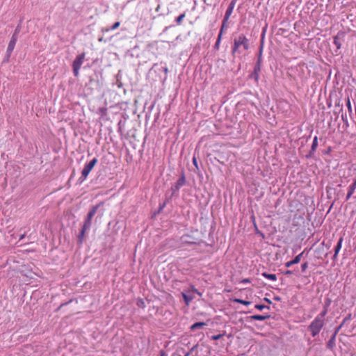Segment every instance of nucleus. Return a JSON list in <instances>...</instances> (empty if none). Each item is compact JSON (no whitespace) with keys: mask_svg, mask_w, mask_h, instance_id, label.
<instances>
[{"mask_svg":"<svg viewBox=\"0 0 356 356\" xmlns=\"http://www.w3.org/2000/svg\"><path fill=\"white\" fill-rule=\"evenodd\" d=\"M241 48H243V50H248L249 49V40L243 34H241L237 38H234V45L232 49V54H235L236 53L241 54L242 52Z\"/></svg>","mask_w":356,"mask_h":356,"instance_id":"f257e3e1","label":"nucleus"},{"mask_svg":"<svg viewBox=\"0 0 356 356\" xmlns=\"http://www.w3.org/2000/svg\"><path fill=\"white\" fill-rule=\"evenodd\" d=\"M325 321L315 318L313 321L310 323L308 327V330L310 331L311 334L313 337H316L319 334L323 327L324 326Z\"/></svg>","mask_w":356,"mask_h":356,"instance_id":"f03ea898","label":"nucleus"},{"mask_svg":"<svg viewBox=\"0 0 356 356\" xmlns=\"http://www.w3.org/2000/svg\"><path fill=\"white\" fill-rule=\"evenodd\" d=\"M98 160L97 158L92 159L88 163H87L81 172V179H82V181H84L88 177V175L91 172V170L93 169L95 165L97 163Z\"/></svg>","mask_w":356,"mask_h":356,"instance_id":"7ed1b4c3","label":"nucleus"},{"mask_svg":"<svg viewBox=\"0 0 356 356\" xmlns=\"http://www.w3.org/2000/svg\"><path fill=\"white\" fill-rule=\"evenodd\" d=\"M99 206V204L95 205V206L92 207V208L90 210V211L88 212V213L87 215L86 219L84 222V224H83L84 226L88 227L89 228L91 227L92 219L93 216L95 215V213H97Z\"/></svg>","mask_w":356,"mask_h":356,"instance_id":"20e7f679","label":"nucleus"},{"mask_svg":"<svg viewBox=\"0 0 356 356\" xmlns=\"http://www.w3.org/2000/svg\"><path fill=\"white\" fill-rule=\"evenodd\" d=\"M17 42V30H15V33L13 35L10 42L8 44V48H7V52L10 54L12 51H13L15 44Z\"/></svg>","mask_w":356,"mask_h":356,"instance_id":"39448f33","label":"nucleus"},{"mask_svg":"<svg viewBox=\"0 0 356 356\" xmlns=\"http://www.w3.org/2000/svg\"><path fill=\"white\" fill-rule=\"evenodd\" d=\"M236 1V0H232V2L230 3L229 7L227 8L225 15V17H224V24H225L227 22L229 17L231 16V15L233 12L234 8L235 6Z\"/></svg>","mask_w":356,"mask_h":356,"instance_id":"423d86ee","label":"nucleus"},{"mask_svg":"<svg viewBox=\"0 0 356 356\" xmlns=\"http://www.w3.org/2000/svg\"><path fill=\"white\" fill-rule=\"evenodd\" d=\"M85 58V53L78 55L73 61L72 67L81 68Z\"/></svg>","mask_w":356,"mask_h":356,"instance_id":"0eeeda50","label":"nucleus"},{"mask_svg":"<svg viewBox=\"0 0 356 356\" xmlns=\"http://www.w3.org/2000/svg\"><path fill=\"white\" fill-rule=\"evenodd\" d=\"M343 238L341 237L337 243V245H336L335 248H334V254L333 255V259H336L338 257V254L341 248V245H342V242H343Z\"/></svg>","mask_w":356,"mask_h":356,"instance_id":"6e6552de","label":"nucleus"},{"mask_svg":"<svg viewBox=\"0 0 356 356\" xmlns=\"http://www.w3.org/2000/svg\"><path fill=\"white\" fill-rule=\"evenodd\" d=\"M356 189V179L353 181V183L349 186L348 191L346 195V200H349L350 197L354 193Z\"/></svg>","mask_w":356,"mask_h":356,"instance_id":"1a4fd4ad","label":"nucleus"},{"mask_svg":"<svg viewBox=\"0 0 356 356\" xmlns=\"http://www.w3.org/2000/svg\"><path fill=\"white\" fill-rule=\"evenodd\" d=\"M88 229H89V227L83 225L81 232H80L79 235L78 236V240L80 243H82L84 236H85V233H86V230Z\"/></svg>","mask_w":356,"mask_h":356,"instance_id":"9d476101","label":"nucleus"},{"mask_svg":"<svg viewBox=\"0 0 356 356\" xmlns=\"http://www.w3.org/2000/svg\"><path fill=\"white\" fill-rule=\"evenodd\" d=\"M205 325H206V323H204V322L195 323L193 324L191 326V330H195L198 329V328H202V327H203Z\"/></svg>","mask_w":356,"mask_h":356,"instance_id":"9b49d317","label":"nucleus"},{"mask_svg":"<svg viewBox=\"0 0 356 356\" xmlns=\"http://www.w3.org/2000/svg\"><path fill=\"white\" fill-rule=\"evenodd\" d=\"M262 276L268 280L275 281L277 280V276L275 274H269L268 273H263Z\"/></svg>","mask_w":356,"mask_h":356,"instance_id":"f8f14e48","label":"nucleus"},{"mask_svg":"<svg viewBox=\"0 0 356 356\" xmlns=\"http://www.w3.org/2000/svg\"><path fill=\"white\" fill-rule=\"evenodd\" d=\"M250 318L253 320L257 321H264L266 318H269V316H264V315H253L250 316Z\"/></svg>","mask_w":356,"mask_h":356,"instance_id":"ddd939ff","label":"nucleus"},{"mask_svg":"<svg viewBox=\"0 0 356 356\" xmlns=\"http://www.w3.org/2000/svg\"><path fill=\"white\" fill-rule=\"evenodd\" d=\"M346 106L348 108V113H349L350 115L351 116L353 114V108H352V106H351L350 99L349 97H348L346 99Z\"/></svg>","mask_w":356,"mask_h":356,"instance_id":"4468645a","label":"nucleus"},{"mask_svg":"<svg viewBox=\"0 0 356 356\" xmlns=\"http://www.w3.org/2000/svg\"><path fill=\"white\" fill-rule=\"evenodd\" d=\"M333 43L337 47V48L338 49L341 48V42L339 41V38L338 35H336V36L334 37Z\"/></svg>","mask_w":356,"mask_h":356,"instance_id":"2eb2a0df","label":"nucleus"},{"mask_svg":"<svg viewBox=\"0 0 356 356\" xmlns=\"http://www.w3.org/2000/svg\"><path fill=\"white\" fill-rule=\"evenodd\" d=\"M327 309H324L316 318H318V319L321 321H324V317L327 314Z\"/></svg>","mask_w":356,"mask_h":356,"instance_id":"dca6fc26","label":"nucleus"},{"mask_svg":"<svg viewBox=\"0 0 356 356\" xmlns=\"http://www.w3.org/2000/svg\"><path fill=\"white\" fill-rule=\"evenodd\" d=\"M318 146V138L317 136H315L314 138V140H313V142H312V151H315L316 147Z\"/></svg>","mask_w":356,"mask_h":356,"instance_id":"f3484780","label":"nucleus"},{"mask_svg":"<svg viewBox=\"0 0 356 356\" xmlns=\"http://www.w3.org/2000/svg\"><path fill=\"white\" fill-rule=\"evenodd\" d=\"M185 13H182L177 17L176 22L178 25H180L182 23V20L185 17Z\"/></svg>","mask_w":356,"mask_h":356,"instance_id":"a211bd4d","label":"nucleus"},{"mask_svg":"<svg viewBox=\"0 0 356 356\" xmlns=\"http://www.w3.org/2000/svg\"><path fill=\"white\" fill-rule=\"evenodd\" d=\"M120 23L119 22H117L115 24H113V25L111 28L106 29V31L108 32L110 31L115 30L120 26Z\"/></svg>","mask_w":356,"mask_h":356,"instance_id":"6ab92c4d","label":"nucleus"},{"mask_svg":"<svg viewBox=\"0 0 356 356\" xmlns=\"http://www.w3.org/2000/svg\"><path fill=\"white\" fill-rule=\"evenodd\" d=\"M303 252H301L300 254H299L298 255H297L292 261L293 262V264H298L300 260H301V257L303 254Z\"/></svg>","mask_w":356,"mask_h":356,"instance_id":"aec40b11","label":"nucleus"},{"mask_svg":"<svg viewBox=\"0 0 356 356\" xmlns=\"http://www.w3.org/2000/svg\"><path fill=\"white\" fill-rule=\"evenodd\" d=\"M183 298L186 302V304L188 305L190 302L192 300V298L186 296L185 293H182Z\"/></svg>","mask_w":356,"mask_h":356,"instance_id":"412c9836","label":"nucleus"},{"mask_svg":"<svg viewBox=\"0 0 356 356\" xmlns=\"http://www.w3.org/2000/svg\"><path fill=\"white\" fill-rule=\"evenodd\" d=\"M254 307H255L256 309H259V310H262V309H264V308L270 309V307H269L266 306V305H256L254 306Z\"/></svg>","mask_w":356,"mask_h":356,"instance_id":"4be33fe9","label":"nucleus"},{"mask_svg":"<svg viewBox=\"0 0 356 356\" xmlns=\"http://www.w3.org/2000/svg\"><path fill=\"white\" fill-rule=\"evenodd\" d=\"M260 71V66L258 65L255 68H254V74L256 75V80H258V77H259V74H258V72Z\"/></svg>","mask_w":356,"mask_h":356,"instance_id":"5701e85b","label":"nucleus"},{"mask_svg":"<svg viewBox=\"0 0 356 356\" xmlns=\"http://www.w3.org/2000/svg\"><path fill=\"white\" fill-rule=\"evenodd\" d=\"M81 68L73 67V72H74V74L75 76H79V70Z\"/></svg>","mask_w":356,"mask_h":356,"instance_id":"b1692460","label":"nucleus"},{"mask_svg":"<svg viewBox=\"0 0 356 356\" xmlns=\"http://www.w3.org/2000/svg\"><path fill=\"white\" fill-rule=\"evenodd\" d=\"M307 267H308V264L307 262L303 263L301 265V270H302V271L305 272L307 270Z\"/></svg>","mask_w":356,"mask_h":356,"instance_id":"393cba45","label":"nucleus"},{"mask_svg":"<svg viewBox=\"0 0 356 356\" xmlns=\"http://www.w3.org/2000/svg\"><path fill=\"white\" fill-rule=\"evenodd\" d=\"M184 183H185V178H184V177H181V178L178 180V181H177V184H178L179 185H180V186L184 185Z\"/></svg>","mask_w":356,"mask_h":356,"instance_id":"a878e982","label":"nucleus"},{"mask_svg":"<svg viewBox=\"0 0 356 356\" xmlns=\"http://www.w3.org/2000/svg\"><path fill=\"white\" fill-rule=\"evenodd\" d=\"M220 42H221V41H220V40H216V43H215V45H214V48H215L216 49H219Z\"/></svg>","mask_w":356,"mask_h":356,"instance_id":"bb28decb","label":"nucleus"},{"mask_svg":"<svg viewBox=\"0 0 356 356\" xmlns=\"http://www.w3.org/2000/svg\"><path fill=\"white\" fill-rule=\"evenodd\" d=\"M232 301L234 302H237V303H240V304H243V300L242 299H239V298H234L232 300Z\"/></svg>","mask_w":356,"mask_h":356,"instance_id":"cd10ccee","label":"nucleus"},{"mask_svg":"<svg viewBox=\"0 0 356 356\" xmlns=\"http://www.w3.org/2000/svg\"><path fill=\"white\" fill-rule=\"evenodd\" d=\"M222 337V334L213 335L211 337L213 340H218Z\"/></svg>","mask_w":356,"mask_h":356,"instance_id":"c85d7f7f","label":"nucleus"},{"mask_svg":"<svg viewBox=\"0 0 356 356\" xmlns=\"http://www.w3.org/2000/svg\"><path fill=\"white\" fill-rule=\"evenodd\" d=\"M293 264H293V261L291 260V261H290L286 262V263L285 264V266H286V267L289 268L290 266H292V265H293Z\"/></svg>","mask_w":356,"mask_h":356,"instance_id":"c756f323","label":"nucleus"},{"mask_svg":"<svg viewBox=\"0 0 356 356\" xmlns=\"http://www.w3.org/2000/svg\"><path fill=\"white\" fill-rule=\"evenodd\" d=\"M241 282L245 283V284L250 283V280L248 278H245V279L242 280Z\"/></svg>","mask_w":356,"mask_h":356,"instance_id":"7c9ffc66","label":"nucleus"},{"mask_svg":"<svg viewBox=\"0 0 356 356\" xmlns=\"http://www.w3.org/2000/svg\"><path fill=\"white\" fill-rule=\"evenodd\" d=\"M250 304H251V302L243 300L242 305H249Z\"/></svg>","mask_w":356,"mask_h":356,"instance_id":"2f4dec72","label":"nucleus"},{"mask_svg":"<svg viewBox=\"0 0 356 356\" xmlns=\"http://www.w3.org/2000/svg\"><path fill=\"white\" fill-rule=\"evenodd\" d=\"M222 36V31H220V33H219V34H218V36L217 40H220L221 41Z\"/></svg>","mask_w":356,"mask_h":356,"instance_id":"473e14b6","label":"nucleus"},{"mask_svg":"<svg viewBox=\"0 0 356 356\" xmlns=\"http://www.w3.org/2000/svg\"><path fill=\"white\" fill-rule=\"evenodd\" d=\"M193 163L196 167H197V160L195 157L193 159Z\"/></svg>","mask_w":356,"mask_h":356,"instance_id":"72a5a7b5","label":"nucleus"},{"mask_svg":"<svg viewBox=\"0 0 356 356\" xmlns=\"http://www.w3.org/2000/svg\"><path fill=\"white\" fill-rule=\"evenodd\" d=\"M160 356H167V355L165 354V353L163 350H161L160 352Z\"/></svg>","mask_w":356,"mask_h":356,"instance_id":"f704fd0d","label":"nucleus"},{"mask_svg":"<svg viewBox=\"0 0 356 356\" xmlns=\"http://www.w3.org/2000/svg\"><path fill=\"white\" fill-rule=\"evenodd\" d=\"M225 24H224V22H223V23H222V27H221V29H220V31H222V34H223V32H224V30H223V29H224V27H225Z\"/></svg>","mask_w":356,"mask_h":356,"instance_id":"c9c22d12","label":"nucleus"},{"mask_svg":"<svg viewBox=\"0 0 356 356\" xmlns=\"http://www.w3.org/2000/svg\"><path fill=\"white\" fill-rule=\"evenodd\" d=\"M292 274V271L291 270H286L285 272V275H291Z\"/></svg>","mask_w":356,"mask_h":356,"instance_id":"e433bc0d","label":"nucleus"},{"mask_svg":"<svg viewBox=\"0 0 356 356\" xmlns=\"http://www.w3.org/2000/svg\"><path fill=\"white\" fill-rule=\"evenodd\" d=\"M264 300H265L266 302H267L270 303V304L271 303V301H270L268 298H264Z\"/></svg>","mask_w":356,"mask_h":356,"instance_id":"4c0bfd02","label":"nucleus"},{"mask_svg":"<svg viewBox=\"0 0 356 356\" xmlns=\"http://www.w3.org/2000/svg\"><path fill=\"white\" fill-rule=\"evenodd\" d=\"M193 291H195V293H197L199 296H201V293L197 291V289H194Z\"/></svg>","mask_w":356,"mask_h":356,"instance_id":"58836bf2","label":"nucleus"},{"mask_svg":"<svg viewBox=\"0 0 356 356\" xmlns=\"http://www.w3.org/2000/svg\"><path fill=\"white\" fill-rule=\"evenodd\" d=\"M144 305V302L143 300L140 301V303H138V306Z\"/></svg>","mask_w":356,"mask_h":356,"instance_id":"ea45409f","label":"nucleus"},{"mask_svg":"<svg viewBox=\"0 0 356 356\" xmlns=\"http://www.w3.org/2000/svg\"><path fill=\"white\" fill-rule=\"evenodd\" d=\"M144 305V302L143 300L140 301V303H138V306Z\"/></svg>","mask_w":356,"mask_h":356,"instance_id":"a19ab883","label":"nucleus"},{"mask_svg":"<svg viewBox=\"0 0 356 356\" xmlns=\"http://www.w3.org/2000/svg\"><path fill=\"white\" fill-rule=\"evenodd\" d=\"M144 305V302L143 300L140 301V303H138V306Z\"/></svg>","mask_w":356,"mask_h":356,"instance_id":"79ce46f5","label":"nucleus"},{"mask_svg":"<svg viewBox=\"0 0 356 356\" xmlns=\"http://www.w3.org/2000/svg\"><path fill=\"white\" fill-rule=\"evenodd\" d=\"M190 355V353H186V355L184 356H189Z\"/></svg>","mask_w":356,"mask_h":356,"instance_id":"37998d69","label":"nucleus"},{"mask_svg":"<svg viewBox=\"0 0 356 356\" xmlns=\"http://www.w3.org/2000/svg\"><path fill=\"white\" fill-rule=\"evenodd\" d=\"M24 237V235L23 234V235H22V236H21V237H20V238H19V239L21 240V239H22Z\"/></svg>","mask_w":356,"mask_h":356,"instance_id":"c03bdc74","label":"nucleus"}]
</instances>
